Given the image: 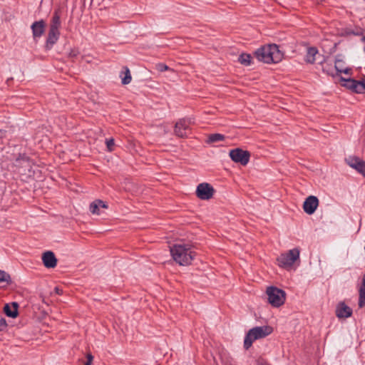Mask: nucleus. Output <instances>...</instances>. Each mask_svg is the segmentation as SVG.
Listing matches in <instances>:
<instances>
[{"label":"nucleus","instance_id":"20","mask_svg":"<svg viewBox=\"0 0 365 365\" xmlns=\"http://www.w3.org/2000/svg\"><path fill=\"white\" fill-rule=\"evenodd\" d=\"M252 56L250 54L242 53L239 58V62L244 66H250L251 64Z\"/></svg>","mask_w":365,"mask_h":365},{"label":"nucleus","instance_id":"1","mask_svg":"<svg viewBox=\"0 0 365 365\" xmlns=\"http://www.w3.org/2000/svg\"><path fill=\"white\" fill-rule=\"evenodd\" d=\"M255 57L266 63H278L283 58V53L276 44H269L259 48L255 52Z\"/></svg>","mask_w":365,"mask_h":365},{"label":"nucleus","instance_id":"18","mask_svg":"<svg viewBox=\"0 0 365 365\" xmlns=\"http://www.w3.org/2000/svg\"><path fill=\"white\" fill-rule=\"evenodd\" d=\"M120 77L121 78L122 84L127 85L130 83L132 77L130 71L128 67H123V71H121Z\"/></svg>","mask_w":365,"mask_h":365},{"label":"nucleus","instance_id":"29","mask_svg":"<svg viewBox=\"0 0 365 365\" xmlns=\"http://www.w3.org/2000/svg\"><path fill=\"white\" fill-rule=\"evenodd\" d=\"M97 202H98L100 207H103V208L108 207V205L103 201H102L101 200H97Z\"/></svg>","mask_w":365,"mask_h":365},{"label":"nucleus","instance_id":"5","mask_svg":"<svg viewBox=\"0 0 365 365\" xmlns=\"http://www.w3.org/2000/svg\"><path fill=\"white\" fill-rule=\"evenodd\" d=\"M266 293L269 303L274 307H280L285 302L286 293L281 289L271 286L267 288Z\"/></svg>","mask_w":365,"mask_h":365},{"label":"nucleus","instance_id":"15","mask_svg":"<svg viewBox=\"0 0 365 365\" xmlns=\"http://www.w3.org/2000/svg\"><path fill=\"white\" fill-rule=\"evenodd\" d=\"M46 23L43 20L35 21L32 24L31 28L34 39L40 38L45 31Z\"/></svg>","mask_w":365,"mask_h":365},{"label":"nucleus","instance_id":"12","mask_svg":"<svg viewBox=\"0 0 365 365\" xmlns=\"http://www.w3.org/2000/svg\"><path fill=\"white\" fill-rule=\"evenodd\" d=\"M346 163L365 177V161L357 157H349L346 159Z\"/></svg>","mask_w":365,"mask_h":365},{"label":"nucleus","instance_id":"3","mask_svg":"<svg viewBox=\"0 0 365 365\" xmlns=\"http://www.w3.org/2000/svg\"><path fill=\"white\" fill-rule=\"evenodd\" d=\"M272 332V328L269 326L255 327L248 331L244 340V347L248 349L251 347L253 341L262 339Z\"/></svg>","mask_w":365,"mask_h":365},{"label":"nucleus","instance_id":"8","mask_svg":"<svg viewBox=\"0 0 365 365\" xmlns=\"http://www.w3.org/2000/svg\"><path fill=\"white\" fill-rule=\"evenodd\" d=\"M229 155L232 161L244 166L247 165L250 158V153L241 148L231 150Z\"/></svg>","mask_w":365,"mask_h":365},{"label":"nucleus","instance_id":"14","mask_svg":"<svg viewBox=\"0 0 365 365\" xmlns=\"http://www.w3.org/2000/svg\"><path fill=\"white\" fill-rule=\"evenodd\" d=\"M43 264L46 268H54L57 265V258L51 251H46L42 255Z\"/></svg>","mask_w":365,"mask_h":365},{"label":"nucleus","instance_id":"26","mask_svg":"<svg viewBox=\"0 0 365 365\" xmlns=\"http://www.w3.org/2000/svg\"><path fill=\"white\" fill-rule=\"evenodd\" d=\"M6 327L7 324L6 320L4 318L0 317V331H4V329H6Z\"/></svg>","mask_w":365,"mask_h":365},{"label":"nucleus","instance_id":"34","mask_svg":"<svg viewBox=\"0 0 365 365\" xmlns=\"http://www.w3.org/2000/svg\"><path fill=\"white\" fill-rule=\"evenodd\" d=\"M361 41H362V42H365V36H364V37L361 38Z\"/></svg>","mask_w":365,"mask_h":365},{"label":"nucleus","instance_id":"6","mask_svg":"<svg viewBox=\"0 0 365 365\" xmlns=\"http://www.w3.org/2000/svg\"><path fill=\"white\" fill-rule=\"evenodd\" d=\"M299 252L298 248H294L286 253L281 254L277 258L279 265L286 269L290 268L299 259Z\"/></svg>","mask_w":365,"mask_h":365},{"label":"nucleus","instance_id":"7","mask_svg":"<svg viewBox=\"0 0 365 365\" xmlns=\"http://www.w3.org/2000/svg\"><path fill=\"white\" fill-rule=\"evenodd\" d=\"M341 85L346 88L356 93H365V82L364 81H356L354 78H345L341 77Z\"/></svg>","mask_w":365,"mask_h":365},{"label":"nucleus","instance_id":"17","mask_svg":"<svg viewBox=\"0 0 365 365\" xmlns=\"http://www.w3.org/2000/svg\"><path fill=\"white\" fill-rule=\"evenodd\" d=\"M317 55H318V50L317 48L309 47L307 51L304 60L308 63H314L315 62Z\"/></svg>","mask_w":365,"mask_h":365},{"label":"nucleus","instance_id":"23","mask_svg":"<svg viewBox=\"0 0 365 365\" xmlns=\"http://www.w3.org/2000/svg\"><path fill=\"white\" fill-rule=\"evenodd\" d=\"M11 282L10 275L7 272L0 269V283L6 282L9 284Z\"/></svg>","mask_w":365,"mask_h":365},{"label":"nucleus","instance_id":"35","mask_svg":"<svg viewBox=\"0 0 365 365\" xmlns=\"http://www.w3.org/2000/svg\"><path fill=\"white\" fill-rule=\"evenodd\" d=\"M1 133H2V131H1V130H0V134H1ZM0 137H1V135H0Z\"/></svg>","mask_w":365,"mask_h":365},{"label":"nucleus","instance_id":"13","mask_svg":"<svg viewBox=\"0 0 365 365\" xmlns=\"http://www.w3.org/2000/svg\"><path fill=\"white\" fill-rule=\"evenodd\" d=\"M353 311L344 302H339L335 309L336 316L339 319L349 318L352 315Z\"/></svg>","mask_w":365,"mask_h":365},{"label":"nucleus","instance_id":"16","mask_svg":"<svg viewBox=\"0 0 365 365\" xmlns=\"http://www.w3.org/2000/svg\"><path fill=\"white\" fill-rule=\"evenodd\" d=\"M18 307L19 304L17 302H12L11 305L6 304L4 307V312L7 317L16 318L19 314Z\"/></svg>","mask_w":365,"mask_h":365},{"label":"nucleus","instance_id":"9","mask_svg":"<svg viewBox=\"0 0 365 365\" xmlns=\"http://www.w3.org/2000/svg\"><path fill=\"white\" fill-rule=\"evenodd\" d=\"M195 192L197 197L200 200H207L213 197L215 189L210 184L202 182L197 185Z\"/></svg>","mask_w":365,"mask_h":365},{"label":"nucleus","instance_id":"31","mask_svg":"<svg viewBox=\"0 0 365 365\" xmlns=\"http://www.w3.org/2000/svg\"><path fill=\"white\" fill-rule=\"evenodd\" d=\"M322 70L324 73H327L329 75L334 76L333 72H329L328 70H327L324 67L322 68Z\"/></svg>","mask_w":365,"mask_h":365},{"label":"nucleus","instance_id":"24","mask_svg":"<svg viewBox=\"0 0 365 365\" xmlns=\"http://www.w3.org/2000/svg\"><path fill=\"white\" fill-rule=\"evenodd\" d=\"M106 144L108 150L112 151L113 150V146L115 145L114 139L113 138L106 139Z\"/></svg>","mask_w":365,"mask_h":365},{"label":"nucleus","instance_id":"25","mask_svg":"<svg viewBox=\"0 0 365 365\" xmlns=\"http://www.w3.org/2000/svg\"><path fill=\"white\" fill-rule=\"evenodd\" d=\"M156 66H157V69L160 72L170 70V68L167 65H165L164 63H158Z\"/></svg>","mask_w":365,"mask_h":365},{"label":"nucleus","instance_id":"10","mask_svg":"<svg viewBox=\"0 0 365 365\" xmlns=\"http://www.w3.org/2000/svg\"><path fill=\"white\" fill-rule=\"evenodd\" d=\"M192 123V120L191 118H182L180 119L175 123V133L176 135L180 138H184L187 135L186 130L189 128V125Z\"/></svg>","mask_w":365,"mask_h":365},{"label":"nucleus","instance_id":"2","mask_svg":"<svg viewBox=\"0 0 365 365\" xmlns=\"http://www.w3.org/2000/svg\"><path fill=\"white\" fill-rule=\"evenodd\" d=\"M170 253L176 263L182 266L190 264L195 256L190 246L185 244H175L170 247Z\"/></svg>","mask_w":365,"mask_h":365},{"label":"nucleus","instance_id":"32","mask_svg":"<svg viewBox=\"0 0 365 365\" xmlns=\"http://www.w3.org/2000/svg\"><path fill=\"white\" fill-rule=\"evenodd\" d=\"M324 56H322V59L320 60L319 63L322 64L324 62Z\"/></svg>","mask_w":365,"mask_h":365},{"label":"nucleus","instance_id":"11","mask_svg":"<svg viewBox=\"0 0 365 365\" xmlns=\"http://www.w3.org/2000/svg\"><path fill=\"white\" fill-rule=\"evenodd\" d=\"M319 205V200L316 196L310 195L306 198L303 204L304 211L308 215H312Z\"/></svg>","mask_w":365,"mask_h":365},{"label":"nucleus","instance_id":"4","mask_svg":"<svg viewBox=\"0 0 365 365\" xmlns=\"http://www.w3.org/2000/svg\"><path fill=\"white\" fill-rule=\"evenodd\" d=\"M61 17L58 10H56L52 16L50 29L46 39V47L50 48L55 44L60 36Z\"/></svg>","mask_w":365,"mask_h":365},{"label":"nucleus","instance_id":"33","mask_svg":"<svg viewBox=\"0 0 365 365\" xmlns=\"http://www.w3.org/2000/svg\"><path fill=\"white\" fill-rule=\"evenodd\" d=\"M343 63H344V62H343V63H339V68H342Z\"/></svg>","mask_w":365,"mask_h":365},{"label":"nucleus","instance_id":"22","mask_svg":"<svg viewBox=\"0 0 365 365\" xmlns=\"http://www.w3.org/2000/svg\"><path fill=\"white\" fill-rule=\"evenodd\" d=\"M99 209H100V207L97 202V200L90 204L89 210L91 213L99 215L100 214Z\"/></svg>","mask_w":365,"mask_h":365},{"label":"nucleus","instance_id":"30","mask_svg":"<svg viewBox=\"0 0 365 365\" xmlns=\"http://www.w3.org/2000/svg\"><path fill=\"white\" fill-rule=\"evenodd\" d=\"M54 291H55V292H56L57 294H61L63 293L62 289H60L59 287H55Z\"/></svg>","mask_w":365,"mask_h":365},{"label":"nucleus","instance_id":"21","mask_svg":"<svg viewBox=\"0 0 365 365\" xmlns=\"http://www.w3.org/2000/svg\"><path fill=\"white\" fill-rule=\"evenodd\" d=\"M343 63V61L341 59H336L335 61V66L334 68L336 70V74L344 73L345 74H349L351 72V68H339V63Z\"/></svg>","mask_w":365,"mask_h":365},{"label":"nucleus","instance_id":"28","mask_svg":"<svg viewBox=\"0 0 365 365\" xmlns=\"http://www.w3.org/2000/svg\"><path fill=\"white\" fill-rule=\"evenodd\" d=\"M86 357H87V361L84 364V365H91L93 359V356H92L91 354H88Z\"/></svg>","mask_w":365,"mask_h":365},{"label":"nucleus","instance_id":"19","mask_svg":"<svg viewBox=\"0 0 365 365\" xmlns=\"http://www.w3.org/2000/svg\"><path fill=\"white\" fill-rule=\"evenodd\" d=\"M225 138V136L220 133H214L211 134L208 136V139L207 143H214L220 141H223Z\"/></svg>","mask_w":365,"mask_h":365},{"label":"nucleus","instance_id":"27","mask_svg":"<svg viewBox=\"0 0 365 365\" xmlns=\"http://www.w3.org/2000/svg\"><path fill=\"white\" fill-rule=\"evenodd\" d=\"M79 54V52L76 49H71L68 53V56L71 58H76Z\"/></svg>","mask_w":365,"mask_h":365}]
</instances>
